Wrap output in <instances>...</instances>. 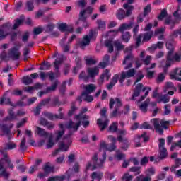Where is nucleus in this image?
Returning a JSON list of instances; mask_svg holds the SVG:
<instances>
[{
  "instance_id": "obj_1",
  "label": "nucleus",
  "mask_w": 181,
  "mask_h": 181,
  "mask_svg": "<svg viewBox=\"0 0 181 181\" xmlns=\"http://www.w3.org/2000/svg\"><path fill=\"white\" fill-rule=\"evenodd\" d=\"M152 90V88L151 87H144V84L139 83L136 86L134 93L132 94V96L129 98V100H132L134 101L135 97H139L141 95V91H146L144 95H142L140 99L136 102V104L139 108V110H141L144 113L148 112V106L149 105V103H151V99L148 98L144 103L141 104H139L141 101H144V98H146L148 97V94H149V91Z\"/></svg>"
},
{
  "instance_id": "obj_2",
  "label": "nucleus",
  "mask_w": 181,
  "mask_h": 181,
  "mask_svg": "<svg viewBox=\"0 0 181 181\" xmlns=\"http://www.w3.org/2000/svg\"><path fill=\"white\" fill-rule=\"evenodd\" d=\"M115 104L114 110L110 113V117L114 118L115 117H118V115H121L122 114H124L127 115L128 112L129 111V105H127L124 107V110H119V108L122 106V102L119 98H110L109 102V107L110 110L114 108V105Z\"/></svg>"
},
{
  "instance_id": "obj_3",
  "label": "nucleus",
  "mask_w": 181,
  "mask_h": 181,
  "mask_svg": "<svg viewBox=\"0 0 181 181\" xmlns=\"http://www.w3.org/2000/svg\"><path fill=\"white\" fill-rule=\"evenodd\" d=\"M102 156H103V159L100 158L98 160V153H95L94 156L92 158V163L91 162L88 163L86 165V171L90 169V168H92L91 170H94L95 169H98V168H103V165H104V160L107 159V153L104 151Z\"/></svg>"
},
{
  "instance_id": "obj_4",
  "label": "nucleus",
  "mask_w": 181,
  "mask_h": 181,
  "mask_svg": "<svg viewBox=\"0 0 181 181\" xmlns=\"http://www.w3.org/2000/svg\"><path fill=\"white\" fill-rule=\"evenodd\" d=\"M151 123L156 129V132H158L160 135L163 134V129H168L169 128L170 121H166L165 119H152Z\"/></svg>"
},
{
  "instance_id": "obj_5",
  "label": "nucleus",
  "mask_w": 181,
  "mask_h": 181,
  "mask_svg": "<svg viewBox=\"0 0 181 181\" xmlns=\"http://www.w3.org/2000/svg\"><path fill=\"white\" fill-rule=\"evenodd\" d=\"M100 119H97V125L100 127V131H104L108 127L110 119L107 115V107H103L100 110Z\"/></svg>"
},
{
  "instance_id": "obj_6",
  "label": "nucleus",
  "mask_w": 181,
  "mask_h": 181,
  "mask_svg": "<svg viewBox=\"0 0 181 181\" xmlns=\"http://www.w3.org/2000/svg\"><path fill=\"white\" fill-rule=\"evenodd\" d=\"M132 47H127L124 49V53L127 54L123 61V64H127L124 66V70H129V69L132 68V64H134V54H132Z\"/></svg>"
},
{
  "instance_id": "obj_7",
  "label": "nucleus",
  "mask_w": 181,
  "mask_h": 181,
  "mask_svg": "<svg viewBox=\"0 0 181 181\" xmlns=\"http://www.w3.org/2000/svg\"><path fill=\"white\" fill-rule=\"evenodd\" d=\"M63 62V59H57L55 62H54V70L55 73H53V71L48 72V77H49V80L51 81H53V79L55 77H60V64Z\"/></svg>"
},
{
  "instance_id": "obj_8",
  "label": "nucleus",
  "mask_w": 181,
  "mask_h": 181,
  "mask_svg": "<svg viewBox=\"0 0 181 181\" xmlns=\"http://www.w3.org/2000/svg\"><path fill=\"white\" fill-rule=\"evenodd\" d=\"M158 144V153H159V159H166L168 158V150L165 147V139L161 138L159 139Z\"/></svg>"
},
{
  "instance_id": "obj_9",
  "label": "nucleus",
  "mask_w": 181,
  "mask_h": 181,
  "mask_svg": "<svg viewBox=\"0 0 181 181\" xmlns=\"http://www.w3.org/2000/svg\"><path fill=\"white\" fill-rule=\"evenodd\" d=\"M93 11H94V8L91 7V6H88L86 9L81 10L79 13V18L76 22V25H78L81 21H87V18H88L87 14L91 15V13H93Z\"/></svg>"
},
{
  "instance_id": "obj_10",
  "label": "nucleus",
  "mask_w": 181,
  "mask_h": 181,
  "mask_svg": "<svg viewBox=\"0 0 181 181\" xmlns=\"http://www.w3.org/2000/svg\"><path fill=\"white\" fill-rule=\"evenodd\" d=\"M136 74V71H135V69H130L127 71H122L121 73L119 82L122 86H124V81H125V78H131V77H134Z\"/></svg>"
},
{
  "instance_id": "obj_11",
  "label": "nucleus",
  "mask_w": 181,
  "mask_h": 181,
  "mask_svg": "<svg viewBox=\"0 0 181 181\" xmlns=\"http://www.w3.org/2000/svg\"><path fill=\"white\" fill-rule=\"evenodd\" d=\"M173 15L175 17V21L171 20L170 17H169V18H166L165 21V25H170V29H173L175 28V24L179 23V22H180V21H181L180 15L177 14V11H175L173 13Z\"/></svg>"
},
{
  "instance_id": "obj_12",
  "label": "nucleus",
  "mask_w": 181,
  "mask_h": 181,
  "mask_svg": "<svg viewBox=\"0 0 181 181\" xmlns=\"http://www.w3.org/2000/svg\"><path fill=\"white\" fill-rule=\"evenodd\" d=\"M1 155H3L4 158L0 160V170H2V169L6 168V167H5V163H7L10 169H13V164L11 163V159H9L8 154H1Z\"/></svg>"
},
{
  "instance_id": "obj_13",
  "label": "nucleus",
  "mask_w": 181,
  "mask_h": 181,
  "mask_svg": "<svg viewBox=\"0 0 181 181\" xmlns=\"http://www.w3.org/2000/svg\"><path fill=\"white\" fill-rule=\"evenodd\" d=\"M8 56L13 60H19V58L21 57V52H19L16 47H14L9 49Z\"/></svg>"
},
{
  "instance_id": "obj_14",
  "label": "nucleus",
  "mask_w": 181,
  "mask_h": 181,
  "mask_svg": "<svg viewBox=\"0 0 181 181\" xmlns=\"http://www.w3.org/2000/svg\"><path fill=\"white\" fill-rule=\"evenodd\" d=\"M70 145H71V141H69L67 144H64L63 142L59 143V148L57 149L54 153V156H56L60 151H62L64 152H67L69 151V148H70Z\"/></svg>"
},
{
  "instance_id": "obj_15",
  "label": "nucleus",
  "mask_w": 181,
  "mask_h": 181,
  "mask_svg": "<svg viewBox=\"0 0 181 181\" xmlns=\"http://www.w3.org/2000/svg\"><path fill=\"white\" fill-rule=\"evenodd\" d=\"M16 148V144L12 142L7 143L4 147L0 148V153L8 155L6 151H11V149H15Z\"/></svg>"
},
{
  "instance_id": "obj_16",
  "label": "nucleus",
  "mask_w": 181,
  "mask_h": 181,
  "mask_svg": "<svg viewBox=\"0 0 181 181\" xmlns=\"http://www.w3.org/2000/svg\"><path fill=\"white\" fill-rule=\"evenodd\" d=\"M86 71L87 74L89 77H90V78H94L95 76H98L100 69H98V66L88 67Z\"/></svg>"
},
{
  "instance_id": "obj_17",
  "label": "nucleus",
  "mask_w": 181,
  "mask_h": 181,
  "mask_svg": "<svg viewBox=\"0 0 181 181\" xmlns=\"http://www.w3.org/2000/svg\"><path fill=\"white\" fill-rule=\"evenodd\" d=\"M117 141L122 142V149H124V151H127L129 147V141H128L127 137L122 138V136H117Z\"/></svg>"
},
{
  "instance_id": "obj_18",
  "label": "nucleus",
  "mask_w": 181,
  "mask_h": 181,
  "mask_svg": "<svg viewBox=\"0 0 181 181\" xmlns=\"http://www.w3.org/2000/svg\"><path fill=\"white\" fill-rule=\"evenodd\" d=\"M80 125H81V120H80L77 123L71 120L69 121L68 125L66 126V128L68 129H73L74 132H76V131H78V128H80Z\"/></svg>"
},
{
  "instance_id": "obj_19",
  "label": "nucleus",
  "mask_w": 181,
  "mask_h": 181,
  "mask_svg": "<svg viewBox=\"0 0 181 181\" xmlns=\"http://www.w3.org/2000/svg\"><path fill=\"white\" fill-rule=\"evenodd\" d=\"M173 49H170V52H168L166 57L165 66L170 67L172 65V62H173Z\"/></svg>"
},
{
  "instance_id": "obj_20",
  "label": "nucleus",
  "mask_w": 181,
  "mask_h": 181,
  "mask_svg": "<svg viewBox=\"0 0 181 181\" xmlns=\"http://www.w3.org/2000/svg\"><path fill=\"white\" fill-rule=\"evenodd\" d=\"M59 30L60 32H69V33H72L73 32L72 27H69L67 24L63 23L59 25Z\"/></svg>"
},
{
  "instance_id": "obj_21",
  "label": "nucleus",
  "mask_w": 181,
  "mask_h": 181,
  "mask_svg": "<svg viewBox=\"0 0 181 181\" xmlns=\"http://www.w3.org/2000/svg\"><path fill=\"white\" fill-rule=\"evenodd\" d=\"M10 25L11 23H9L3 25L2 28L0 29V39H5L9 35L8 33H5V28H9Z\"/></svg>"
},
{
  "instance_id": "obj_22",
  "label": "nucleus",
  "mask_w": 181,
  "mask_h": 181,
  "mask_svg": "<svg viewBox=\"0 0 181 181\" xmlns=\"http://www.w3.org/2000/svg\"><path fill=\"white\" fill-rule=\"evenodd\" d=\"M90 45V38L88 35H85L82 40L79 42V46L81 48L84 49L86 46H88Z\"/></svg>"
},
{
  "instance_id": "obj_23",
  "label": "nucleus",
  "mask_w": 181,
  "mask_h": 181,
  "mask_svg": "<svg viewBox=\"0 0 181 181\" xmlns=\"http://www.w3.org/2000/svg\"><path fill=\"white\" fill-rule=\"evenodd\" d=\"M118 78H119V76L118 74H115L112 78L111 82L107 86V90H111L117 83H118Z\"/></svg>"
},
{
  "instance_id": "obj_24",
  "label": "nucleus",
  "mask_w": 181,
  "mask_h": 181,
  "mask_svg": "<svg viewBox=\"0 0 181 181\" xmlns=\"http://www.w3.org/2000/svg\"><path fill=\"white\" fill-rule=\"evenodd\" d=\"M116 16L119 21H122V19H125V18H127L125 11L122 8H119V10H117L116 13Z\"/></svg>"
},
{
  "instance_id": "obj_25",
  "label": "nucleus",
  "mask_w": 181,
  "mask_h": 181,
  "mask_svg": "<svg viewBox=\"0 0 181 181\" xmlns=\"http://www.w3.org/2000/svg\"><path fill=\"white\" fill-rule=\"evenodd\" d=\"M123 8H124V9H127L125 12L126 18L132 15V11H134V6H129L128 4H125L123 5Z\"/></svg>"
},
{
  "instance_id": "obj_26",
  "label": "nucleus",
  "mask_w": 181,
  "mask_h": 181,
  "mask_svg": "<svg viewBox=\"0 0 181 181\" xmlns=\"http://www.w3.org/2000/svg\"><path fill=\"white\" fill-rule=\"evenodd\" d=\"M132 25H134V23H130L129 24H122L121 26L119 28V32L123 33L124 30H129L132 28Z\"/></svg>"
},
{
  "instance_id": "obj_27",
  "label": "nucleus",
  "mask_w": 181,
  "mask_h": 181,
  "mask_svg": "<svg viewBox=\"0 0 181 181\" xmlns=\"http://www.w3.org/2000/svg\"><path fill=\"white\" fill-rule=\"evenodd\" d=\"M170 101V97L168 94L165 95H160L159 96V99L158 103H163L164 104H166Z\"/></svg>"
},
{
  "instance_id": "obj_28",
  "label": "nucleus",
  "mask_w": 181,
  "mask_h": 181,
  "mask_svg": "<svg viewBox=\"0 0 181 181\" xmlns=\"http://www.w3.org/2000/svg\"><path fill=\"white\" fill-rule=\"evenodd\" d=\"M85 90L86 91H84L83 93H87L88 94H90L91 93H94V91L97 90V87L94 84H89L85 87Z\"/></svg>"
},
{
  "instance_id": "obj_29",
  "label": "nucleus",
  "mask_w": 181,
  "mask_h": 181,
  "mask_svg": "<svg viewBox=\"0 0 181 181\" xmlns=\"http://www.w3.org/2000/svg\"><path fill=\"white\" fill-rule=\"evenodd\" d=\"M85 62L87 66H93L97 64V60L91 57H85Z\"/></svg>"
},
{
  "instance_id": "obj_30",
  "label": "nucleus",
  "mask_w": 181,
  "mask_h": 181,
  "mask_svg": "<svg viewBox=\"0 0 181 181\" xmlns=\"http://www.w3.org/2000/svg\"><path fill=\"white\" fill-rule=\"evenodd\" d=\"M35 132L37 135H40V136H48L49 135L45 129H42L39 127H36Z\"/></svg>"
},
{
  "instance_id": "obj_31",
  "label": "nucleus",
  "mask_w": 181,
  "mask_h": 181,
  "mask_svg": "<svg viewBox=\"0 0 181 181\" xmlns=\"http://www.w3.org/2000/svg\"><path fill=\"white\" fill-rule=\"evenodd\" d=\"M59 86V81L56 80L49 87L47 88V93H52V91H55Z\"/></svg>"
},
{
  "instance_id": "obj_32",
  "label": "nucleus",
  "mask_w": 181,
  "mask_h": 181,
  "mask_svg": "<svg viewBox=\"0 0 181 181\" xmlns=\"http://www.w3.org/2000/svg\"><path fill=\"white\" fill-rule=\"evenodd\" d=\"M4 103H5L6 105H11V107H13V103H12V102L11 101V98H8L7 99L6 98H5V96L1 98L0 101V105H4Z\"/></svg>"
},
{
  "instance_id": "obj_33",
  "label": "nucleus",
  "mask_w": 181,
  "mask_h": 181,
  "mask_svg": "<svg viewBox=\"0 0 181 181\" xmlns=\"http://www.w3.org/2000/svg\"><path fill=\"white\" fill-rule=\"evenodd\" d=\"M113 45L115 47H116L117 50H123V49L125 47V45H122L121 42V40H117L113 42Z\"/></svg>"
},
{
  "instance_id": "obj_34",
  "label": "nucleus",
  "mask_w": 181,
  "mask_h": 181,
  "mask_svg": "<svg viewBox=\"0 0 181 181\" xmlns=\"http://www.w3.org/2000/svg\"><path fill=\"white\" fill-rule=\"evenodd\" d=\"M122 33V41L125 42V43H128L131 39V34H129V32H123Z\"/></svg>"
},
{
  "instance_id": "obj_35",
  "label": "nucleus",
  "mask_w": 181,
  "mask_h": 181,
  "mask_svg": "<svg viewBox=\"0 0 181 181\" xmlns=\"http://www.w3.org/2000/svg\"><path fill=\"white\" fill-rule=\"evenodd\" d=\"M107 73L105 74H103L100 77V79L98 80V83L101 86V84H103V83H104V78H106V80H110V74H108V70H106Z\"/></svg>"
},
{
  "instance_id": "obj_36",
  "label": "nucleus",
  "mask_w": 181,
  "mask_h": 181,
  "mask_svg": "<svg viewBox=\"0 0 181 181\" xmlns=\"http://www.w3.org/2000/svg\"><path fill=\"white\" fill-rule=\"evenodd\" d=\"M152 36H153V31L144 33V37H143V42H149V40L152 39Z\"/></svg>"
},
{
  "instance_id": "obj_37",
  "label": "nucleus",
  "mask_w": 181,
  "mask_h": 181,
  "mask_svg": "<svg viewBox=\"0 0 181 181\" xmlns=\"http://www.w3.org/2000/svg\"><path fill=\"white\" fill-rule=\"evenodd\" d=\"M90 93H88L87 92H83L81 93V96L84 97V100L87 101V103H91V101H93V100H94V98H93V96L88 95Z\"/></svg>"
},
{
  "instance_id": "obj_38",
  "label": "nucleus",
  "mask_w": 181,
  "mask_h": 181,
  "mask_svg": "<svg viewBox=\"0 0 181 181\" xmlns=\"http://www.w3.org/2000/svg\"><path fill=\"white\" fill-rule=\"evenodd\" d=\"M103 176H104L103 173L93 172L92 173L91 178L93 180H94V179H98V181H100L101 179H103Z\"/></svg>"
},
{
  "instance_id": "obj_39",
  "label": "nucleus",
  "mask_w": 181,
  "mask_h": 181,
  "mask_svg": "<svg viewBox=\"0 0 181 181\" xmlns=\"http://www.w3.org/2000/svg\"><path fill=\"white\" fill-rule=\"evenodd\" d=\"M0 128L2 132H4V134H5L6 135H9L11 134V129L8 127V125L0 124Z\"/></svg>"
},
{
  "instance_id": "obj_40",
  "label": "nucleus",
  "mask_w": 181,
  "mask_h": 181,
  "mask_svg": "<svg viewBox=\"0 0 181 181\" xmlns=\"http://www.w3.org/2000/svg\"><path fill=\"white\" fill-rule=\"evenodd\" d=\"M52 107H60L62 105V102H60V98L59 96H55L52 99Z\"/></svg>"
},
{
  "instance_id": "obj_41",
  "label": "nucleus",
  "mask_w": 181,
  "mask_h": 181,
  "mask_svg": "<svg viewBox=\"0 0 181 181\" xmlns=\"http://www.w3.org/2000/svg\"><path fill=\"white\" fill-rule=\"evenodd\" d=\"M144 36V34H140L138 36L136 35L135 37H134V39H135V45H136V47H139L141 46V42H142V37Z\"/></svg>"
},
{
  "instance_id": "obj_42",
  "label": "nucleus",
  "mask_w": 181,
  "mask_h": 181,
  "mask_svg": "<svg viewBox=\"0 0 181 181\" xmlns=\"http://www.w3.org/2000/svg\"><path fill=\"white\" fill-rule=\"evenodd\" d=\"M109 132H117L118 131V122H113L112 124L109 127L108 129Z\"/></svg>"
},
{
  "instance_id": "obj_43",
  "label": "nucleus",
  "mask_w": 181,
  "mask_h": 181,
  "mask_svg": "<svg viewBox=\"0 0 181 181\" xmlns=\"http://www.w3.org/2000/svg\"><path fill=\"white\" fill-rule=\"evenodd\" d=\"M130 172H133L134 176L141 175V167L134 166L129 168Z\"/></svg>"
},
{
  "instance_id": "obj_44",
  "label": "nucleus",
  "mask_w": 181,
  "mask_h": 181,
  "mask_svg": "<svg viewBox=\"0 0 181 181\" xmlns=\"http://www.w3.org/2000/svg\"><path fill=\"white\" fill-rule=\"evenodd\" d=\"M20 149L25 152L26 149H28V146H26V137H23L20 144Z\"/></svg>"
},
{
  "instance_id": "obj_45",
  "label": "nucleus",
  "mask_w": 181,
  "mask_h": 181,
  "mask_svg": "<svg viewBox=\"0 0 181 181\" xmlns=\"http://www.w3.org/2000/svg\"><path fill=\"white\" fill-rule=\"evenodd\" d=\"M22 23H23V18L15 20V23L13 25L12 29L13 30L18 29V28H19Z\"/></svg>"
},
{
  "instance_id": "obj_46",
  "label": "nucleus",
  "mask_w": 181,
  "mask_h": 181,
  "mask_svg": "<svg viewBox=\"0 0 181 181\" xmlns=\"http://www.w3.org/2000/svg\"><path fill=\"white\" fill-rule=\"evenodd\" d=\"M33 80L30 76H25L23 78V83L25 84V86H29V84H32Z\"/></svg>"
},
{
  "instance_id": "obj_47",
  "label": "nucleus",
  "mask_w": 181,
  "mask_h": 181,
  "mask_svg": "<svg viewBox=\"0 0 181 181\" xmlns=\"http://www.w3.org/2000/svg\"><path fill=\"white\" fill-rule=\"evenodd\" d=\"M66 179V176L62 175V176H54L52 177L48 178L47 181H63Z\"/></svg>"
},
{
  "instance_id": "obj_48",
  "label": "nucleus",
  "mask_w": 181,
  "mask_h": 181,
  "mask_svg": "<svg viewBox=\"0 0 181 181\" xmlns=\"http://www.w3.org/2000/svg\"><path fill=\"white\" fill-rule=\"evenodd\" d=\"M66 86H67V81H64L62 82V84L59 88V93L62 95H64L66 93Z\"/></svg>"
},
{
  "instance_id": "obj_49",
  "label": "nucleus",
  "mask_w": 181,
  "mask_h": 181,
  "mask_svg": "<svg viewBox=\"0 0 181 181\" xmlns=\"http://www.w3.org/2000/svg\"><path fill=\"white\" fill-rule=\"evenodd\" d=\"M146 132H144L141 135H139L137 136L136 139H135V146L136 148H139V146H141V142L139 141V139H141V138H144V136H146Z\"/></svg>"
},
{
  "instance_id": "obj_50",
  "label": "nucleus",
  "mask_w": 181,
  "mask_h": 181,
  "mask_svg": "<svg viewBox=\"0 0 181 181\" xmlns=\"http://www.w3.org/2000/svg\"><path fill=\"white\" fill-rule=\"evenodd\" d=\"M105 45L106 47H108L109 53H112V52H114V46L112 45V43L111 42V41L110 40L105 41Z\"/></svg>"
},
{
  "instance_id": "obj_51",
  "label": "nucleus",
  "mask_w": 181,
  "mask_h": 181,
  "mask_svg": "<svg viewBox=\"0 0 181 181\" xmlns=\"http://www.w3.org/2000/svg\"><path fill=\"white\" fill-rule=\"evenodd\" d=\"M26 9L29 11V12H32V11H33V9H35V6L33 5V1H27L26 4Z\"/></svg>"
},
{
  "instance_id": "obj_52",
  "label": "nucleus",
  "mask_w": 181,
  "mask_h": 181,
  "mask_svg": "<svg viewBox=\"0 0 181 181\" xmlns=\"http://www.w3.org/2000/svg\"><path fill=\"white\" fill-rule=\"evenodd\" d=\"M46 146L47 149H51V148H53V146H54V141H53L52 136L49 137Z\"/></svg>"
},
{
  "instance_id": "obj_53",
  "label": "nucleus",
  "mask_w": 181,
  "mask_h": 181,
  "mask_svg": "<svg viewBox=\"0 0 181 181\" xmlns=\"http://www.w3.org/2000/svg\"><path fill=\"white\" fill-rule=\"evenodd\" d=\"M79 78H80V80H83V81L87 82L90 79V76L88 75H86L85 71H82L79 74Z\"/></svg>"
},
{
  "instance_id": "obj_54",
  "label": "nucleus",
  "mask_w": 181,
  "mask_h": 181,
  "mask_svg": "<svg viewBox=\"0 0 181 181\" xmlns=\"http://www.w3.org/2000/svg\"><path fill=\"white\" fill-rule=\"evenodd\" d=\"M76 119H79L80 121H83V119H88L90 117L87 115H83V113H81L79 115H77L75 116Z\"/></svg>"
},
{
  "instance_id": "obj_55",
  "label": "nucleus",
  "mask_w": 181,
  "mask_h": 181,
  "mask_svg": "<svg viewBox=\"0 0 181 181\" xmlns=\"http://www.w3.org/2000/svg\"><path fill=\"white\" fill-rule=\"evenodd\" d=\"M98 28L101 30H105V21L102 20H98L97 21Z\"/></svg>"
},
{
  "instance_id": "obj_56",
  "label": "nucleus",
  "mask_w": 181,
  "mask_h": 181,
  "mask_svg": "<svg viewBox=\"0 0 181 181\" xmlns=\"http://www.w3.org/2000/svg\"><path fill=\"white\" fill-rule=\"evenodd\" d=\"M56 28V25L54 23H49L46 25L45 31L49 33V32H53V29Z\"/></svg>"
},
{
  "instance_id": "obj_57",
  "label": "nucleus",
  "mask_w": 181,
  "mask_h": 181,
  "mask_svg": "<svg viewBox=\"0 0 181 181\" xmlns=\"http://www.w3.org/2000/svg\"><path fill=\"white\" fill-rule=\"evenodd\" d=\"M44 117H46V118H48L50 121L54 120V115L53 113H50L49 112H45L43 113Z\"/></svg>"
},
{
  "instance_id": "obj_58",
  "label": "nucleus",
  "mask_w": 181,
  "mask_h": 181,
  "mask_svg": "<svg viewBox=\"0 0 181 181\" xmlns=\"http://www.w3.org/2000/svg\"><path fill=\"white\" fill-rule=\"evenodd\" d=\"M132 179H134V176L129 175L128 173H125L122 177L123 181H132Z\"/></svg>"
},
{
  "instance_id": "obj_59",
  "label": "nucleus",
  "mask_w": 181,
  "mask_h": 181,
  "mask_svg": "<svg viewBox=\"0 0 181 181\" xmlns=\"http://www.w3.org/2000/svg\"><path fill=\"white\" fill-rule=\"evenodd\" d=\"M115 159L118 160V162L122 160V159H125V154L119 153L115 156Z\"/></svg>"
},
{
  "instance_id": "obj_60",
  "label": "nucleus",
  "mask_w": 181,
  "mask_h": 181,
  "mask_svg": "<svg viewBox=\"0 0 181 181\" xmlns=\"http://www.w3.org/2000/svg\"><path fill=\"white\" fill-rule=\"evenodd\" d=\"M166 15H168V11H166V9H163L158 17V21H162L163 18L166 16Z\"/></svg>"
},
{
  "instance_id": "obj_61",
  "label": "nucleus",
  "mask_w": 181,
  "mask_h": 181,
  "mask_svg": "<svg viewBox=\"0 0 181 181\" xmlns=\"http://www.w3.org/2000/svg\"><path fill=\"white\" fill-rule=\"evenodd\" d=\"M170 76H181V68L175 69Z\"/></svg>"
},
{
  "instance_id": "obj_62",
  "label": "nucleus",
  "mask_w": 181,
  "mask_h": 181,
  "mask_svg": "<svg viewBox=\"0 0 181 181\" xmlns=\"http://www.w3.org/2000/svg\"><path fill=\"white\" fill-rule=\"evenodd\" d=\"M76 4L79 8H86V6L87 5V1L78 0Z\"/></svg>"
},
{
  "instance_id": "obj_63",
  "label": "nucleus",
  "mask_w": 181,
  "mask_h": 181,
  "mask_svg": "<svg viewBox=\"0 0 181 181\" xmlns=\"http://www.w3.org/2000/svg\"><path fill=\"white\" fill-rule=\"evenodd\" d=\"M43 170L49 175V174H50V173H52V172H53V168L50 167L48 165H46L44 167Z\"/></svg>"
},
{
  "instance_id": "obj_64",
  "label": "nucleus",
  "mask_w": 181,
  "mask_h": 181,
  "mask_svg": "<svg viewBox=\"0 0 181 181\" xmlns=\"http://www.w3.org/2000/svg\"><path fill=\"white\" fill-rule=\"evenodd\" d=\"M149 13H151V4H148L145 6V8L144 9L143 14L146 16H148V15H149Z\"/></svg>"
}]
</instances>
